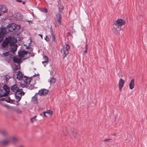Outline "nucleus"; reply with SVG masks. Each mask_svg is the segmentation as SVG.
<instances>
[{"label":"nucleus","mask_w":147,"mask_h":147,"mask_svg":"<svg viewBox=\"0 0 147 147\" xmlns=\"http://www.w3.org/2000/svg\"><path fill=\"white\" fill-rule=\"evenodd\" d=\"M17 42V39L16 38L10 37L6 38L3 41L2 44V46L3 47H5L9 44L10 51L14 53L17 49V45L16 44Z\"/></svg>","instance_id":"nucleus-1"},{"label":"nucleus","mask_w":147,"mask_h":147,"mask_svg":"<svg viewBox=\"0 0 147 147\" xmlns=\"http://www.w3.org/2000/svg\"><path fill=\"white\" fill-rule=\"evenodd\" d=\"M125 22V21L121 19L116 20L113 24L112 28L113 32L117 35H119V31L121 30V26L124 25Z\"/></svg>","instance_id":"nucleus-2"},{"label":"nucleus","mask_w":147,"mask_h":147,"mask_svg":"<svg viewBox=\"0 0 147 147\" xmlns=\"http://www.w3.org/2000/svg\"><path fill=\"white\" fill-rule=\"evenodd\" d=\"M7 27L8 28V30L11 32L13 31L16 32L20 28L19 25L14 23L9 24L7 26Z\"/></svg>","instance_id":"nucleus-3"},{"label":"nucleus","mask_w":147,"mask_h":147,"mask_svg":"<svg viewBox=\"0 0 147 147\" xmlns=\"http://www.w3.org/2000/svg\"><path fill=\"white\" fill-rule=\"evenodd\" d=\"M70 46L69 44H65L63 46L61 51V53L63 56V58H65L68 54L69 49Z\"/></svg>","instance_id":"nucleus-4"},{"label":"nucleus","mask_w":147,"mask_h":147,"mask_svg":"<svg viewBox=\"0 0 147 147\" xmlns=\"http://www.w3.org/2000/svg\"><path fill=\"white\" fill-rule=\"evenodd\" d=\"M9 87L6 85L4 86L3 89H0V97L5 96L9 94Z\"/></svg>","instance_id":"nucleus-5"},{"label":"nucleus","mask_w":147,"mask_h":147,"mask_svg":"<svg viewBox=\"0 0 147 147\" xmlns=\"http://www.w3.org/2000/svg\"><path fill=\"white\" fill-rule=\"evenodd\" d=\"M48 91L47 90L45 89H43L39 90L38 92L35 93V95H37L39 94L40 96H43L47 94Z\"/></svg>","instance_id":"nucleus-6"},{"label":"nucleus","mask_w":147,"mask_h":147,"mask_svg":"<svg viewBox=\"0 0 147 147\" xmlns=\"http://www.w3.org/2000/svg\"><path fill=\"white\" fill-rule=\"evenodd\" d=\"M31 79H32L31 78H29L24 76L22 81H23L25 85H27L30 84Z\"/></svg>","instance_id":"nucleus-7"},{"label":"nucleus","mask_w":147,"mask_h":147,"mask_svg":"<svg viewBox=\"0 0 147 147\" xmlns=\"http://www.w3.org/2000/svg\"><path fill=\"white\" fill-rule=\"evenodd\" d=\"M5 29L3 28L0 29V43L3 40L5 34Z\"/></svg>","instance_id":"nucleus-8"},{"label":"nucleus","mask_w":147,"mask_h":147,"mask_svg":"<svg viewBox=\"0 0 147 147\" xmlns=\"http://www.w3.org/2000/svg\"><path fill=\"white\" fill-rule=\"evenodd\" d=\"M28 52L25 51H21L18 52V56L21 58L24 57L27 54Z\"/></svg>","instance_id":"nucleus-9"},{"label":"nucleus","mask_w":147,"mask_h":147,"mask_svg":"<svg viewBox=\"0 0 147 147\" xmlns=\"http://www.w3.org/2000/svg\"><path fill=\"white\" fill-rule=\"evenodd\" d=\"M125 83V81L122 79H119V88L120 90L121 91V89Z\"/></svg>","instance_id":"nucleus-10"},{"label":"nucleus","mask_w":147,"mask_h":147,"mask_svg":"<svg viewBox=\"0 0 147 147\" xmlns=\"http://www.w3.org/2000/svg\"><path fill=\"white\" fill-rule=\"evenodd\" d=\"M50 33L51 35V36H52V42H56V39L55 35L54 34L53 31V30L52 29V27L51 26V28H50Z\"/></svg>","instance_id":"nucleus-11"},{"label":"nucleus","mask_w":147,"mask_h":147,"mask_svg":"<svg viewBox=\"0 0 147 147\" xmlns=\"http://www.w3.org/2000/svg\"><path fill=\"white\" fill-rule=\"evenodd\" d=\"M15 17L16 20L18 21H20L23 18V16L20 13H16Z\"/></svg>","instance_id":"nucleus-12"},{"label":"nucleus","mask_w":147,"mask_h":147,"mask_svg":"<svg viewBox=\"0 0 147 147\" xmlns=\"http://www.w3.org/2000/svg\"><path fill=\"white\" fill-rule=\"evenodd\" d=\"M23 75L22 74V73L20 71L18 72V74H17L16 78L19 80H21L23 78Z\"/></svg>","instance_id":"nucleus-13"},{"label":"nucleus","mask_w":147,"mask_h":147,"mask_svg":"<svg viewBox=\"0 0 147 147\" xmlns=\"http://www.w3.org/2000/svg\"><path fill=\"white\" fill-rule=\"evenodd\" d=\"M15 94L16 95L23 96L24 95V93L21 89L19 88L18 90L15 93Z\"/></svg>","instance_id":"nucleus-14"},{"label":"nucleus","mask_w":147,"mask_h":147,"mask_svg":"<svg viewBox=\"0 0 147 147\" xmlns=\"http://www.w3.org/2000/svg\"><path fill=\"white\" fill-rule=\"evenodd\" d=\"M17 85H14L11 87V90L15 93L19 89Z\"/></svg>","instance_id":"nucleus-15"},{"label":"nucleus","mask_w":147,"mask_h":147,"mask_svg":"<svg viewBox=\"0 0 147 147\" xmlns=\"http://www.w3.org/2000/svg\"><path fill=\"white\" fill-rule=\"evenodd\" d=\"M10 142V139H4L1 141V143L3 145H5L8 144Z\"/></svg>","instance_id":"nucleus-16"},{"label":"nucleus","mask_w":147,"mask_h":147,"mask_svg":"<svg viewBox=\"0 0 147 147\" xmlns=\"http://www.w3.org/2000/svg\"><path fill=\"white\" fill-rule=\"evenodd\" d=\"M13 60L15 63H19L22 61V59L18 58L16 57H13Z\"/></svg>","instance_id":"nucleus-17"},{"label":"nucleus","mask_w":147,"mask_h":147,"mask_svg":"<svg viewBox=\"0 0 147 147\" xmlns=\"http://www.w3.org/2000/svg\"><path fill=\"white\" fill-rule=\"evenodd\" d=\"M36 95L35 94V95L32 97V102L34 103H37L38 102V99L36 96Z\"/></svg>","instance_id":"nucleus-18"},{"label":"nucleus","mask_w":147,"mask_h":147,"mask_svg":"<svg viewBox=\"0 0 147 147\" xmlns=\"http://www.w3.org/2000/svg\"><path fill=\"white\" fill-rule=\"evenodd\" d=\"M60 13H58L56 15V19L59 24H61V22L60 21L61 15L60 14Z\"/></svg>","instance_id":"nucleus-19"},{"label":"nucleus","mask_w":147,"mask_h":147,"mask_svg":"<svg viewBox=\"0 0 147 147\" xmlns=\"http://www.w3.org/2000/svg\"><path fill=\"white\" fill-rule=\"evenodd\" d=\"M129 86V88L131 89H132L134 88V79L131 80Z\"/></svg>","instance_id":"nucleus-20"},{"label":"nucleus","mask_w":147,"mask_h":147,"mask_svg":"<svg viewBox=\"0 0 147 147\" xmlns=\"http://www.w3.org/2000/svg\"><path fill=\"white\" fill-rule=\"evenodd\" d=\"M43 113L44 115L46 117H47V115H46V114H48L49 115H51L53 114L52 111L50 110H49L47 111L44 112H43Z\"/></svg>","instance_id":"nucleus-21"},{"label":"nucleus","mask_w":147,"mask_h":147,"mask_svg":"<svg viewBox=\"0 0 147 147\" xmlns=\"http://www.w3.org/2000/svg\"><path fill=\"white\" fill-rule=\"evenodd\" d=\"M10 139V142L13 143H15L18 141V139L16 137L13 136Z\"/></svg>","instance_id":"nucleus-22"},{"label":"nucleus","mask_w":147,"mask_h":147,"mask_svg":"<svg viewBox=\"0 0 147 147\" xmlns=\"http://www.w3.org/2000/svg\"><path fill=\"white\" fill-rule=\"evenodd\" d=\"M59 11L60 13H62V11L64 9V7L61 4L59 5Z\"/></svg>","instance_id":"nucleus-23"},{"label":"nucleus","mask_w":147,"mask_h":147,"mask_svg":"<svg viewBox=\"0 0 147 147\" xmlns=\"http://www.w3.org/2000/svg\"><path fill=\"white\" fill-rule=\"evenodd\" d=\"M13 110L17 113H21L22 112V111L19 108L17 107H15Z\"/></svg>","instance_id":"nucleus-24"},{"label":"nucleus","mask_w":147,"mask_h":147,"mask_svg":"<svg viewBox=\"0 0 147 147\" xmlns=\"http://www.w3.org/2000/svg\"><path fill=\"white\" fill-rule=\"evenodd\" d=\"M15 96H16V98L17 100L16 102H18L20 100L21 98V97H22V96H21L20 95H15Z\"/></svg>","instance_id":"nucleus-25"},{"label":"nucleus","mask_w":147,"mask_h":147,"mask_svg":"<svg viewBox=\"0 0 147 147\" xmlns=\"http://www.w3.org/2000/svg\"><path fill=\"white\" fill-rule=\"evenodd\" d=\"M56 81V79L53 77H52L50 80L49 81V82L51 84H54V83Z\"/></svg>","instance_id":"nucleus-26"},{"label":"nucleus","mask_w":147,"mask_h":147,"mask_svg":"<svg viewBox=\"0 0 147 147\" xmlns=\"http://www.w3.org/2000/svg\"><path fill=\"white\" fill-rule=\"evenodd\" d=\"M9 51H8L7 52H5L3 54V55L5 56H7L9 55L10 54V53L12 52L10 51V48L9 49Z\"/></svg>","instance_id":"nucleus-27"},{"label":"nucleus","mask_w":147,"mask_h":147,"mask_svg":"<svg viewBox=\"0 0 147 147\" xmlns=\"http://www.w3.org/2000/svg\"><path fill=\"white\" fill-rule=\"evenodd\" d=\"M9 101L8 102L10 103H13L14 102V100H11L9 97L8 98Z\"/></svg>","instance_id":"nucleus-28"},{"label":"nucleus","mask_w":147,"mask_h":147,"mask_svg":"<svg viewBox=\"0 0 147 147\" xmlns=\"http://www.w3.org/2000/svg\"><path fill=\"white\" fill-rule=\"evenodd\" d=\"M1 134L2 136H3L6 135L7 134L6 132L4 131H1Z\"/></svg>","instance_id":"nucleus-29"},{"label":"nucleus","mask_w":147,"mask_h":147,"mask_svg":"<svg viewBox=\"0 0 147 147\" xmlns=\"http://www.w3.org/2000/svg\"><path fill=\"white\" fill-rule=\"evenodd\" d=\"M44 61H46L47 62H48V59L46 56H45L43 57Z\"/></svg>","instance_id":"nucleus-30"},{"label":"nucleus","mask_w":147,"mask_h":147,"mask_svg":"<svg viewBox=\"0 0 147 147\" xmlns=\"http://www.w3.org/2000/svg\"><path fill=\"white\" fill-rule=\"evenodd\" d=\"M45 40L47 42H48L50 40V38L48 37V36H46L45 37Z\"/></svg>","instance_id":"nucleus-31"},{"label":"nucleus","mask_w":147,"mask_h":147,"mask_svg":"<svg viewBox=\"0 0 147 147\" xmlns=\"http://www.w3.org/2000/svg\"><path fill=\"white\" fill-rule=\"evenodd\" d=\"M42 12L44 13H47V9L46 8H43L42 10Z\"/></svg>","instance_id":"nucleus-32"},{"label":"nucleus","mask_w":147,"mask_h":147,"mask_svg":"<svg viewBox=\"0 0 147 147\" xmlns=\"http://www.w3.org/2000/svg\"><path fill=\"white\" fill-rule=\"evenodd\" d=\"M42 64L44 65L45 66L47 64H48V62H47L46 61H42Z\"/></svg>","instance_id":"nucleus-33"},{"label":"nucleus","mask_w":147,"mask_h":147,"mask_svg":"<svg viewBox=\"0 0 147 147\" xmlns=\"http://www.w3.org/2000/svg\"><path fill=\"white\" fill-rule=\"evenodd\" d=\"M111 140V139L107 138L103 140L102 141L103 142H107L109 140Z\"/></svg>","instance_id":"nucleus-34"},{"label":"nucleus","mask_w":147,"mask_h":147,"mask_svg":"<svg viewBox=\"0 0 147 147\" xmlns=\"http://www.w3.org/2000/svg\"><path fill=\"white\" fill-rule=\"evenodd\" d=\"M36 117H37V116L36 115H35L34 116V117L30 118V119L31 121V122L32 123H33V121H32V120L33 119H34Z\"/></svg>","instance_id":"nucleus-35"},{"label":"nucleus","mask_w":147,"mask_h":147,"mask_svg":"<svg viewBox=\"0 0 147 147\" xmlns=\"http://www.w3.org/2000/svg\"><path fill=\"white\" fill-rule=\"evenodd\" d=\"M17 1L19 2H22V0H16Z\"/></svg>","instance_id":"nucleus-36"},{"label":"nucleus","mask_w":147,"mask_h":147,"mask_svg":"<svg viewBox=\"0 0 147 147\" xmlns=\"http://www.w3.org/2000/svg\"><path fill=\"white\" fill-rule=\"evenodd\" d=\"M76 133L75 132H74L73 133V135L75 137V135H76Z\"/></svg>","instance_id":"nucleus-37"},{"label":"nucleus","mask_w":147,"mask_h":147,"mask_svg":"<svg viewBox=\"0 0 147 147\" xmlns=\"http://www.w3.org/2000/svg\"><path fill=\"white\" fill-rule=\"evenodd\" d=\"M85 49H87L88 48V45H86L85 47Z\"/></svg>","instance_id":"nucleus-38"},{"label":"nucleus","mask_w":147,"mask_h":147,"mask_svg":"<svg viewBox=\"0 0 147 147\" xmlns=\"http://www.w3.org/2000/svg\"><path fill=\"white\" fill-rule=\"evenodd\" d=\"M84 53H87V49H85L84 51Z\"/></svg>","instance_id":"nucleus-39"},{"label":"nucleus","mask_w":147,"mask_h":147,"mask_svg":"<svg viewBox=\"0 0 147 147\" xmlns=\"http://www.w3.org/2000/svg\"><path fill=\"white\" fill-rule=\"evenodd\" d=\"M39 35L40 36V37H41V38L42 39V38H42V35H41V34H39Z\"/></svg>","instance_id":"nucleus-40"},{"label":"nucleus","mask_w":147,"mask_h":147,"mask_svg":"<svg viewBox=\"0 0 147 147\" xmlns=\"http://www.w3.org/2000/svg\"><path fill=\"white\" fill-rule=\"evenodd\" d=\"M18 147H24L22 146H18Z\"/></svg>","instance_id":"nucleus-41"},{"label":"nucleus","mask_w":147,"mask_h":147,"mask_svg":"<svg viewBox=\"0 0 147 147\" xmlns=\"http://www.w3.org/2000/svg\"><path fill=\"white\" fill-rule=\"evenodd\" d=\"M22 3H23V4H25V2H22Z\"/></svg>","instance_id":"nucleus-42"},{"label":"nucleus","mask_w":147,"mask_h":147,"mask_svg":"<svg viewBox=\"0 0 147 147\" xmlns=\"http://www.w3.org/2000/svg\"><path fill=\"white\" fill-rule=\"evenodd\" d=\"M113 135L115 136H116V134H114Z\"/></svg>","instance_id":"nucleus-43"},{"label":"nucleus","mask_w":147,"mask_h":147,"mask_svg":"<svg viewBox=\"0 0 147 147\" xmlns=\"http://www.w3.org/2000/svg\"><path fill=\"white\" fill-rule=\"evenodd\" d=\"M42 114H43V113H41V114H40V115H42Z\"/></svg>","instance_id":"nucleus-44"},{"label":"nucleus","mask_w":147,"mask_h":147,"mask_svg":"<svg viewBox=\"0 0 147 147\" xmlns=\"http://www.w3.org/2000/svg\"><path fill=\"white\" fill-rule=\"evenodd\" d=\"M46 115H47V116H48V115H49L48 114H46Z\"/></svg>","instance_id":"nucleus-45"}]
</instances>
